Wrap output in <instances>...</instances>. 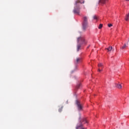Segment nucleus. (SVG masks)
<instances>
[{"instance_id":"obj_1","label":"nucleus","mask_w":129,"mask_h":129,"mask_svg":"<svg viewBox=\"0 0 129 129\" xmlns=\"http://www.w3.org/2000/svg\"><path fill=\"white\" fill-rule=\"evenodd\" d=\"M84 4V1L77 0L76 2L75 8L74 9V13L76 14V15H79V14H80V4Z\"/></svg>"},{"instance_id":"obj_2","label":"nucleus","mask_w":129,"mask_h":129,"mask_svg":"<svg viewBox=\"0 0 129 129\" xmlns=\"http://www.w3.org/2000/svg\"><path fill=\"white\" fill-rule=\"evenodd\" d=\"M83 23V29L85 31L88 26V18L86 16L84 17Z\"/></svg>"},{"instance_id":"obj_3","label":"nucleus","mask_w":129,"mask_h":129,"mask_svg":"<svg viewBox=\"0 0 129 129\" xmlns=\"http://www.w3.org/2000/svg\"><path fill=\"white\" fill-rule=\"evenodd\" d=\"M78 43H80L81 45H87V40H85L84 37H80L77 39Z\"/></svg>"},{"instance_id":"obj_4","label":"nucleus","mask_w":129,"mask_h":129,"mask_svg":"<svg viewBox=\"0 0 129 129\" xmlns=\"http://www.w3.org/2000/svg\"><path fill=\"white\" fill-rule=\"evenodd\" d=\"M76 104L77 106L78 110H79V111H81V110H82V108H83L82 104H81L80 102L78 100L76 101Z\"/></svg>"},{"instance_id":"obj_5","label":"nucleus","mask_w":129,"mask_h":129,"mask_svg":"<svg viewBox=\"0 0 129 129\" xmlns=\"http://www.w3.org/2000/svg\"><path fill=\"white\" fill-rule=\"evenodd\" d=\"M107 2H108V0H99V5H104L106 4Z\"/></svg>"},{"instance_id":"obj_6","label":"nucleus","mask_w":129,"mask_h":129,"mask_svg":"<svg viewBox=\"0 0 129 129\" xmlns=\"http://www.w3.org/2000/svg\"><path fill=\"white\" fill-rule=\"evenodd\" d=\"M81 61V58L77 57L76 60L75 61V64L77 65V64H78V63H79V62H80Z\"/></svg>"},{"instance_id":"obj_7","label":"nucleus","mask_w":129,"mask_h":129,"mask_svg":"<svg viewBox=\"0 0 129 129\" xmlns=\"http://www.w3.org/2000/svg\"><path fill=\"white\" fill-rule=\"evenodd\" d=\"M81 48V44L80 43H78V44L77 45V51L78 52V51H79V50H80Z\"/></svg>"},{"instance_id":"obj_8","label":"nucleus","mask_w":129,"mask_h":129,"mask_svg":"<svg viewBox=\"0 0 129 129\" xmlns=\"http://www.w3.org/2000/svg\"><path fill=\"white\" fill-rule=\"evenodd\" d=\"M105 50H107L108 52H111V50H112V46H109L108 48H106Z\"/></svg>"},{"instance_id":"obj_9","label":"nucleus","mask_w":129,"mask_h":129,"mask_svg":"<svg viewBox=\"0 0 129 129\" xmlns=\"http://www.w3.org/2000/svg\"><path fill=\"white\" fill-rule=\"evenodd\" d=\"M116 87H117V88H118L119 89H120L122 87L121 86V85L117 84L116 85Z\"/></svg>"},{"instance_id":"obj_10","label":"nucleus","mask_w":129,"mask_h":129,"mask_svg":"<svg viewBox=\"0 0 129 129\" xmlns=\"http://www.w3.org/2000/svg\"><path fill=\"white\" fill-rule=\"evenodd\" d=\"M98 66L99 68H102H102L103 67V64L101 63H100L98 64Z\"/></svg>"},{"instance_id":"obj_11","label":"nucleus","mask_w":129,"mask_h":129,"mask_svg":"<svg viewBox=\"0 0 129 129\" xmlns=\"http://www.w3.org/2000/svg\"><path fill=\"white\" fill-rule=\"evenodd\" d=\"M128 18H129V13L127 14L125 16V21H128Z\"/></svg>"},{"instance_id":"obj_12","label":"nucleus","mask_w":129,"mask_h":129,"mask_svg":"<svg viewBox=\"0 0 129 129\" xmlns=\"http://www.w3.org/2000/svg\"><path fill=\"white\" fill-rule=\"evenodd\" d=\"M83 122H84V123H88V121L86 120V118L83 119Z\"/></svg>"},{"instance_id":"obj_13","label":"nucleus","mask_w":129,"mask_h":129,"mask_svg":"<svg viewBox=\"0 0 129 129\" xmlns=\"http://www.w3.org/2000/svg\"><path fill=\"white\" fill-rule=\"evenodd\" d=\"M93 19L94 20H98V17L96 16V15H95L93 16Z\"/></svg>"},{"instance_id":"obj_14","label":"nucleus","mask_w":129,"mask_h":129,"mask_svg":"<svg viewBox=\"0 0 129 129\" xmlns=\"http://www.w3.org/2000/svg\"><path fill=\"white\" fill-rule=\"evenodd\" d=\"M63 109V106H61L59 109H58V111L59 112H61V111H62V110Z\"/></svg>"},{"instance_id":"obj_15","label":"nucleus","mask_w":129,"mask_h":129,"mask_svg":"<svg viewBox=\"0 0 129 129\" xmlns=\"http://www.w3.org/2000/svg\"><path fill=\"white\" fill-rule=\"evenodd\" d=\"M125 47H126V44H124V45L121 47V49H122V50L125 49Z\"/></svg>"},{"instance_id":"obj_16","label":"nucleus","mask_w":129,"mask_h":129,"mask_svg":"<svg viewBox=\"0 0 129 129\" xmlns=\"http://www.w3.org/2000/svg\"><path fill=\"white\" fill-rule=\"evenodd\" d=\"M81 86V84H78L77 86V89H78V88H79V87H80Z\"/></svg>"},{"instance_id":"obj_17","label":"nucleus","mask_w":129,"mask_h":129,"mask_svg":"<svg viewBox=\"0 0 129 129\" xmlns=\"http://www.w3.org/2000/svg\"><path fill=\"white\" fill-rule=\"evenodd\" d=\"M99 29H101L102 28V24H100L99 26Z\"/></svg>"},{"instance_id":"obj_18","label":"nucleus","mask_w":129,"mask_h":129,"mask_svg":"<svg viewBox=\"0 0 129 129\" xmlns=\"http://www.w3.org/2000/svg\"><path fill=\"white\" fill-rule=\"evenodd\" d=\"M108 26L109 27V28H110L111 27H112V24H108Z\"/></svg>"},{"instance_id":"obj_19","label":"nucleus","mask_w":129,"mask_h":129,"mask_svg":"<svg viewBox=\"0 0 129 129\" xmlns=\"http://www.w3.org/2000/svg\"><path fill=\"white\" fill-rule=\"evenodd\" d=\"M80 126H77L76 127V129H79V127H80Z\"/></svg>"},{"instance_id":"obj_20","label":"nucleus","mask_w":129,"mask_h":129,"mask_svg":"<svg viewBox=\"0 0 129 129\" xmlns=\"http://www.w3.org/2000/svg\"><path fill=\"white\" fill-rule=\"evenodd\" d=\"M98 71L99 72H100V71H101V70H100V68H99V69H98Z\"/></svg>"},{"instance_id":"obj_21","label":"nucleus","mask_w":129,"mask_h":129,"mask_svg":"<svg viewBox=\"0 0 129 129\" xmlns=\"http://www.w3.org/2000/svg\"><path fill=\"white\" fill-rule=\"evenodd\" d=\"M125 1H126V2H129V0H125Z\"/></svg>"},{"instance_id":"obj_22","label":"nucleus","mask_w":129,"mask_h":129,"mask_svg":"<svg viewBox=\"0 0 129 129\" xmlns=\"http://www.w3.org/2000/svg\"><path fill=\"white\" fill-rule=\"evenodd\" d=\"M89 47H90V46H88L87 48H89Z\"/></svg>"},{"instance_id":"obj_23","label":"nucleus","mask_w":129,"mask_h":129,"mask_svg":"<svg viewBox=\"0 0 129 129\" xmlns=\"http://www.w3.org/2000/svg\"><path fill=\"white\" fill-rule=\"evenodd\" d=\"M101 71H102V69L101 70Z\"/></svg>"}]
</instances>
